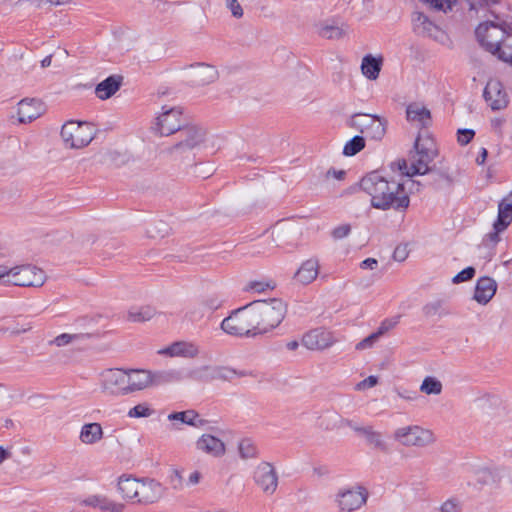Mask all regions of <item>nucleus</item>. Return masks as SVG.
<instances>
[{
    "label": "nucleus",
    "mask_w": 512,
    "mask_h": 512,
    "mask_svg": "<svg viewBox=\"0 0 512 512\" xmlns=\"http://www.w3.org/2000/svg\"><path fill=\"white\" fill-rule=\"evenodd\" d=\"M255 321L259 322L258 334H264L276 328L284 319L286 304L277 298L258 300L251 303Z\"/></svg>",
    "instance_id": "nucleus-3"
},
{
    "label": "nucleus",
    "mask_w": 512,
    "mask_h": 512,
    "mask_svg": "<svg viewBox=\"0 0 512 512\" xmlns=\"http://www.w3.org/2000/svg\"><path fill=\"white\" fill-rule=\"evenodd\" d=\"M334 342L332 333L321 328L313 329L302 337V345L309 350H323Z\"/></svg>",
    "instance_id": "nucleus-18"
},
{
    "label": "nucleus",
    "mask_w": 512,
    "mask_h": 512,
    "mask_svg": "<svg viewBox=\"0 0 512 512\" xmlns=\"http://www.w3.org/2000/svg\"><path fill=\"white\" fill-rule=\"evenodd\" d=\"M246 376H252V372L247 370H236L225 366H214V380L232 381L235 377Z\"/></svg>",
    "instance_id": "nucleus-35"
},
{
    "label": "nucleus",
    "mask_w": 512,
    "mask_h": 512,
    "mask_svg": "<svg viewBox=\"0 0 512 512\" xmlns=\"http://www.w3.org/2000/svg\"><path fill=\"white\" fill-rule=\"evenodd\" d=\"M441 307H442L441 301H434V302L426 304L423 307V312L428 317L435 316L440 313Z\"/></svg>",
    "instance_id": "nucleus-54"
},
{
    "label": "nucleus",
    "mask_w": 512,
    "mask_h": 512,
    "mask_svg": "<svg viewBox=\"0 0 512 512\" xmlns=\"http://www.w3.org/2000/svg\"><path fill=\"white\" fill-rule=\"evenodd\" d=\"M192 417H195V410H186L181 412H173L168 415V419L170 421H180L184 424L190 425V422L192 421Z\"/></svg>",
    "instance_id": "nucleus-49"
},
{
    "label": "nucleus",
    "mask_w": 512,
    "mask_h": 512,
    "mask_svg": "<svg viewBox=\"0 0 512 512\" xmlns=\"http://www.w3.org/2000/svg\"><path fill=\"white\" fill-rule=\"evenodd\" d=\"M83 504L109 512H123L124 509L123 504L113 502L101 495H91L83 500Z\"/></svg>",
    "instance_id": "nucleus-29"
},
{
    "label": "nucleus",
    "mask_w": 512,
    "mask_h": 512,
    "mask_svg": "<svg viewBox=\"0 0 512 512\" xmlns=\"http://www.w3.org/2000/svg\"><path fill=\"white\" fill-rule=\"evenodd\" d=\"M188 377L196 381L210 382L214 380V367L201 366L191 370Z\"/></svg>",
    "instance_id": "nucleus-41"
},
{
    "label": "nucleus",
    "mask_w": 512,
    "mask_h": 512,
    "mask_svg": "<svg viewBox=\"0 0 512 512\" xmlns=\"http://www.w3.org/2000/svg\"><path fill=\"white\" fill-rule=\"evenodd\" d=\"M442 389L441 381L432 376L425 377L420 386V391L427 395H439Z\"/></svg>",
    "instance_id": "nucleus-40"
},
{
    "label": "nucleus",
    "mask_w": 512,
    "mask_h": 512,
    "mask_svg": "<svg viewBox=\"0 0 512 512\" xmlns=\"http://www.w3.org/2000/svg\"><path fill=\"white\" fill-rule=\"evenodd\" d=\"M95 130L87 122L68 121L61 129V137L66 147L79 149L93 140Z\"/></svg>",
    "instance_id": "nucleus-7"
},
{
    "label": "nucleus",
    "mask_w": 512,
    "mask_h": 512,
    "mask_svg": "<svg viewBox=\"0 0 512 512\" xmlns=\"http://www.w3.org/2000/svg\"><path fill=\"white\" fill-rule=\"evenodd\" d=\"M212 173H213L212 166H203L202 164H200V165H195L193 168V174L196 177H200L203 179L208 178L210 175H212Z\"/></svg>",
    "instance_id": "nucleus-57"
},
{
    "label": "nucleus",
    "mask_w": 512,
    "mask_h": 512,
    "mask_svg": "<svg viewBox=\"0 0 512 512\" xmlns=\"http://www.w3.org/2000/svg\"><path fill=\"white\" fill-rule=\"evenodd\" d=\"M164 493L162 485L150 478H142L139 482L138 493L135 503L153 504L161 499Z\"/></svg>",
    "instance_id": "nucleus-16"
},
{
    "label": "nucleus",
    "mask_w": 512,
    "mask_h": 512,
    "mask_svg": "<svg viewBox=\"0 0 512 512\" xmlns=\"http://www.w3.org/2000/svg\"><path fill=\"white\" fill-rule=\"evenodd\" d=\"M319 260L312 257L304 261L294 275V279L303 284L308 285L312 283L319 274Z\"/></svg>",
    "instance_id": "nucleus-24"
},
{
    "label": "nucleus",
    "mask_w": 512,
    "mask_h": 512,
    "mask_svg": "<svg viewBox=\"0 0 512 512\" xmlns=\"http://www.w3.org/2000/svg\"><path fill=\"white\" fill-rule=\"evenodd\" d=\"M407 257V251H406V248H401V247H397L395 250H394V253H393V258L396 260V261H399V262H402L406 259Z\"/></svg>",
    "instance_id": "nucleus-64"
},
{
    "label": "nucleus",
    "mask_w": 512,
    "mask_h": 512,
    "mask_svg": "<svg viewBox=\"0 0 512 512\" xmlns=\"http://www.w3.org/2000/svg\"><path fill=\"white\" fill-rule=\"evenodd\" d=\"M84 337H88V335L63 333V334H60L57 337H55L50 342V344L56 345L57 347H62V346L68 345L76 340L82 339Z\"/></svg>",
    "instance_id": "nucleus-47"
},
{
    "label": "nucleus",
    "mask_w": 512,
    "mask_h": 512,
    "mask_svg": "<svg viewBox=\"0 0 512 512\" xmlns=\"http://www.w3.org/2000/svg\"><path fill=\"white\" fill-rule=\"evenodd\" d=\"M42 113V103L36 99L25 98L18 103V120L20 123H31Z\"/></svg>",
    "instance_id": "nucleus-22"
},
{
    "label": "nucleus",
    "mask_w": 512,
    "mask_h": 512,
    "mask_svg": "<svg viewBox=\"0 0 512 512\" xmlns=\"http://www.w3.org/2000/svg\"><path fill=\"white\" fill-rule=\"evenodd\" d=\"M377 383H378V377L371 375V376L367 377L366 379L357 383L355 386V389L358 391L365 390V389L372 388V387L376 386Z\"/></svg>",
    "instance_id": "nucleus-56"
},
{
    "label": "nucleus",
    "mask_w": 512,
    "mask_h": 512,
    "mask_svg": "<svg viewBox=\"0 0 512 512\" xmlns=\"http://www.w3.org/2000/svg\"><path fill=\"white\" fill-rule=\"evenodd\" d=\"M379 337L380 336L378 335L377 332H374V333L370 334L368 337L364 338L362 341L357 343L356 349L357 350H364V349L372 347L373 344L377 341V339Z\"/></svg>",
    "instance_id": "nucleus-55"
},
{
    "label": "nucleus",
    "mask_w": 512,
    "mask_h": 512,
    "mask_svg": "<svg viewBox=\"0 0 512 512\" xmlns=\"http://www.w3.org/2000/svg\"><path fill=\"white\" fill-rule=\"evenodd\" d=\"M414 149L416 154L413 156L410 167H408L406 160L403 159L392 163V168L394 169V165H396L402 175L410 177L432 173L433 181L431 185L436 190L452 187L453 178L447 172L436 169L435 166L429 167V163L438 156V149L435 140L427 132L419 133L414 143Z\"/></svg>",
    "instance_id": "nucleus-1"
},
{
    "label": "nucleus",
    "mask_w": 512,
    "mask_h": 512,
    "mask_svg": "<svg viewBox=\"0 0 512 512\" xmlns=\"http://www.w3.org/2000/svg\"><path fill=\"white\" fill-rule=\"evenodd\" d=\"M169 225L164 221H157L147 230V234L151 238H163L169 233Z\"/></svg>",
    "instance_id": "nucleus-46"
},
{
    "label": "nucleus",
    "mask_w": 512,
    "mask_h": 512,
    "mask_svg": "<svg viewBox=\"0 0 512 512\" xmlns=\"http://www.w3.org/2000/svg\"><path fill=\"white\" fill-rule=\"evenodd\" d=\"M223 300L220 299L217 295H211L207 297L204 301V305L211 311L218 309L221 307Z\"/></svg>",
    "instance_id": "nucleus-59"
},
{
    "label": "nucleus",
    "mask_w": 512,
    "mask_h": 512,
    "mask_svg": "<svg viewBox=\"0 0 512 512\" xmlns=\"http://www.w3.org/2000/svg\"><path fill=\"white\" fill-rule=\"evenodd\" d=\"M428 8L444 13L452 10L456 0H421Z\"/></svg>",
    "instance_id": "nucleus-45"
},
{
    "label": "nucleus",
    "mask_w": 512,
    "mask_h": 512,
    "mask_svg": "<svg viewBox=\"0 0 512 512\" xmlns=\"http://www.w3.org/2000/svg\"><path fill=\"white\" fill-rule=\"evenodd\" d=\"M121 84V76H109L97 84L95 88L96 96L101 100L109 99L120 89Z\"/></svg>",
    "instance_id": "nucleus-28"
},
{
    "label": "nucleus",
    "mask_w": 512,
    "mask_h": 512,
    "mask_svg": "<svg viewBox=\"0 0 512 512\" xmlns=\"http://www.w3.org/2000/svg\"><path fill=\"white\" fill-rule=\"evenodd\" d=\"M381 67L382 58H376L369 54L362 59V73L370 80H376L378 78Z\"/></svg>",
    "instance_id": "nucleus-33"
},
{
    "label": "nucleus",
    "mask_w": 512,
    "mask_h": 512,
    "mask_svg": "<svg viewBox=\"0 0 512 512\" xmlns=\"http://www.w3.org/2000/svg\"><path fill=\"white\" fill-rule=\"evenodd\" d=\"M497 290L496 281L488 276L477 280L473 299L479 304L486 305L495 295Z\"/></svg>",
    "instance_id": "nucleus-21"
},
{
    "label": "nucleus",
    "mask_w": 512,
    "mask_h": 512,
    "mask_svg": "<svg viewBox=\"0 0 512 512\" xmlns=\"http://www.w3.org/2000/svg\"><path fill=\"white\" fill-rule=\"evenodd\" d=\"M239 454L243 459H252L258 456V449L250 439H243L239 443Z\"/></svg>",
    "instance_id": "nucleus-43"
},
{
    "label": "nucleus",
    "mask_w": 512,
    "mask_h": 512,
    "mask_svg": "<svg viewBox=\"0 0 512 512\" xmlns=\"http://www.w3.org/2000/svg\"><path fill=\"white\" fill-rule=\"evenodd\" d=\"M476 482L480 485H497L502 479L510 476V470L506 466H492L479 469L476 474Z\"/></svg>",
    "instance_id": "nucleus-19"
},
{
    "label": "nucleus",
    "mask_w": 512,
    "mask_h": 512,
    "mask_svg": "<svg viewBox=\"0 0 512 512\" xmlns=\"http://www.w3.org/2000/svg\"><path fill=\"white\" fill-rule=\"evenodd\" d=\"M221 328L224 332L234 336L253 337L258 335L259 322L255 321L251 303L224 318Z\"/></svg>",
    "instance_id": "nucleus-4"
},
{
    "label": "nucleus",
    "mask_w": 512,
    "mask_h": 512,
    "mask_svg": "<svg viewBox=\"0 0 512 512\" xmlns=\"http://www.w3.org/2000/svg\"><path fill=\"white\" fill-rule=\"evenodd\" d=\"M441 512H460L459 503L455 499H448L445 501L441 507Z\"/></svg>",
    "instance_id": "nucleus-60"
},
{
    "label": "nucleus",
    "mask_w": 512,
    "mask_h": 512,
    "mask_svg": "<svg viewBox=\"0 0 512 512\" xmlns=\"http://www.w3.org/2000/svg\"><path fill=\"white\" fill-rule=\"evenodd\" d=\"M210 423L209 420L202 418L198 412L195 411V417H192V421L189 426L195 428H204Z\"/></svg>",
    "instance_id": "nucleus-61"
},
{
    "label": "nucleus",
    "mask_w": 512,
    "mask_h": 512,
    "mask_svg": "<svg viewBox=\"0 0 512 512\" xmlns=\"http://www.w3.org/2000/svg\"><path fill=\"white\" fill-rule=\"evenodd\" d=\"M253 480L266 495H273L277 491L279 476L275 467L270 462L263 461L255 467Z\"/></svg>",
    "instance_id": "nucleus-11"
},
{
    "label": "nucleus",
    "mask_w": 512,
    "mask_h": 512,
    "mask_svg": "<svg viewBox=\"0 0 512 512\" xmlns=\"http://www.w3.org/2000/svg\"><path fill=\"white\" fill-rule=\"evenodd\" d=\"M393 439L407 447H426L435 442L432 431L418 425L397 428L393 433Z\"/></svg>",
    "instance_id": "nucleus-9"
},
{
    "label": "nucleus",
    "mask_w": 512,
    "mask_h": 512,
    "mask_svg": "<svg viewBox=\"0 0 512 512\" xmlns=\"http://www.w3.org/2000/svg\"><path fill=\"white\" fill-rule=\"evenodd\" d=\"M175 135V144L167 148L166 152L175 159H182L204 142L206 132L197 125H183Z\"/></svg>",
    "instance_id": "nucleus-5"
},
{
    "label": "nucleus",
    "mask_w": 512,
    "mask_h": 512,
    "mask_svg": "<svg viewBox=\"0 0 512 512\" xmlns=\"http://www.w3.org/2000/svg\"><path fill=\"white\" fill-rule=\"evenodd\" d=\"M156 311L151 306L132 307L129 309L127 319L132 322H145L150 320Z\"/></svg>",
    "instance_id": "nucleus-37"
},
{
    "label": "nucleus",
    "mask_w": 512,
    "mask_h": 512,
    "mask_svg": "<svg viewBox=\"0 0 512 512\" xmlns=\"http://www.w3.org/2000/svg\"><path fill=\"white\" fill-rule=\"evenodd\" d=\"M180 116L181 111L176 108L165 110L156 118L152 129L160 136L175 134L183 126Z\"/></svg>",
    "instance_id": "nucleus-14"
},
{
    "label": "nucleus",
    "mask_w": 512,
    "mask_h": 512,
    "mask_svg": "<svg viewBox=\"0 0 512 512\" xmlns=\"http://www.w3.org/2000/svg\"><path fill=\"white\" fill-rule=\"evenodd\" d=\"M498 58L512 65V37H507L496 52Z\"/></svg>",
    "instance_id": "nucleus-44"
},
{
    "label": "nucleus",
    "mask_w": 512,
    "mask_h": 512,
    "mask_svg": "<svg viewBox=\"0 0 512 512\" xmlns=\"http://www.w3.org/2000/svg\"><path fill=\"white\" fill-rule=\"evenodd\" d=\"M45 280V273L40 268L33 265H22L9 269L7 282L21 287H40Z\"/></svg>",
    "instance_id": "nucleus-10"
},
{
    "label": "nucleus",
    "mask_w": 512,
    "mask_h": 512,
    "mask_svg": "<svg viewBox=\"0 0 512 512\" xmlns=\"http://www.w3.org/2000/svg\"><path fill=\"white\" fill-rule=\"evenodd\" d=\"M348 28L346 24H325L320 28L319 35L326 39H341L347 34Z\"/></svg>",
    "instance_id": "nucleus-38"
},
{
    "label": "nucleus",
    "mask_w": 512,
    "mask_h": 512,
    "mask_svg": "<svg viewBox=\"0 0 512 512\" xmlns=\"http://www.w3.org/2000/svg\"><path fill=\"white\" fill-rule=\"evenodd\" d=\"M274 287L273 281H251L247 284L246 290L261 293L268 289H274Z\"/></svg>",
    "instance_id": "nucleus-48"
},
{
    "label": "nucleus",
    "mask_w": 512,
    "mask_h": 512,
    "mask_svg": "<svg viewBox=\"0 0 512 512\" xmlns=\"http://www.w3.org/2000/svg\"><path fill=\"white\" fill-rule=\"evenodd\" d=\"M126 370L108 369L102 373V389L105 393L115 396L127 395Z\"/></svg>",
    "instance_id": "nucleus-13"
},
{
    "label": "nucleus",
    "mask_w": 512,
    "mask_h": 512,
    "mask_svg": "<svg viewBox=\"0 0 512 512\" xmlns=\"http://www.w3.org/2000/svg\"><path fill=\"white\" fill-rule=\"evenodd\" d=\"M406 116L408 121L418 122L423 128H426L431 124L430 111L418 103L408 105L406 109Z\"/></svg>",
    "instance_id": "nucleus-30"
},
{
    "label": "nucleus",
    "mask_w": 512,
    "mask_h": 512,
    "mask_svg": "<svg viewBox=\"0 0 512 512\" xmlns=\"http://www.w3.org/2000/svg\"><path fill=\"white\" fill-rule=\"evenodd\" d=\"M196 448L214 457H221L226 451L223 441L210 434H203L196 441Z\"/></svg>",
    "instance_id": "nucleus-23"
},
{
    "label": "nucleus",
    "mask_w": 512,
    "mask_h": 512,
    "mask_svg": "<svg viewBox=\"0 0 512 512\" xmlns=\"http://www.w3.org/2000/svg\"><path fill=\"white\" fill-rule=\"evenodd\" d=\"M347 426H349L351 429H353L356 433H358L359 435H362L364 436L366 434V431L369 429V426H359V425H356L355 423H353L352 421L350 420H346L344 419V422Z\"/></svg>",
    "instance_id": "nucleus-62"
},
{
    "label": "nucleus",
    "mask_w": 512,
    "mask_h": 512,
    "mask_svg": "<svg viewBox=\"0 0 512 512\" xmlns=\"http://www.w3.org/2000/svg\"><path fill=\"white\" fill-rule=\"evenodd\" d=\"M219 77L217 69L209 64L197 63L187 72V82L191 86L199 87L215 82Z\"/></svg>",
    "instance_id": "nucleus-15"
},
{
    "label": "nucleus",
    "mask_w": 512,
    "mask_h": 512,
    "mask_svg": "<svg viewBox=\"0 0 512 512\" xmlns=\"http://www.w3.org/2000/svg\"><path fill=\"white\" fill-rule=\"evenodd\" d=\"M351 231V227L348 224L340 225L336 228H334L331 232L332 237L335 240L343 239L349 235Z\"/></svg>",
    "instance_id": "nucleus-53"
},
{
    "label": "nucleus",
    "mask_w": 512,
    "mask_h": 512,
    "mask_svg": "<svg viewBox=\"0 0 512 512\" xmlns=\"http://www.w3.org/2000/svg\"><path fill=\"white\" fill-rule=\"evenodd\" d=\"M343 422L344 419L336 412H327L320 417L318 426L324 430H333Z\"/></svg>",
    "instance_id": "nucleus-39"
},
{
    "label": "nucleus",
    "mask_w": 512,
    "mask_h": 512,
    "mask_svg": "<svg viewBox=\"0 0 512 512\" xmlns=\"http://www.w3.org/2000/svg\"><path fill=\"white\" fill-rule=\"evenodd\" d=\"M139 478H135L131 475L123 474L118 478V491L122 495V498L125 500H130L136 502L138 487H139Z\"/></svg>",
    "instance_id": "nucleus-27"
},
{
    "label": "nucleus",
    "mask_w": 512,
    "mask_h": 512,
    "mask_svg": "<svg viewBox=\"0 0 512 512\" xmlns=\"http://www.w3.org/2000/svg\"><path fill=\"white\" fill-rule=\"evenodd\" d=\"M368 493L363 487L339 490L336 502L340 511L353 512L361 508L367 501Z\"/></svg>",
    "instance_id": "nucleus-12"
},
{
    "label": "nucleus",
    "mask_w": 512,
    "mask_h": 512,
    "mask_svg": "<svg viewBox=\"0 0 512 512\" xmlns=\"http://www.w3.org/2000/svg\"><path fill=\"white\" fill-rule=\"evenodd\" d=\"M365 147V139L360 135H355L350 139L343 148V154L346 156H354Z\"/></svg>",
    "instance_id": "nucleus-42"
},
{
    "label": "nucleus",
    "mask_w": 512,
    "mask_h": 512,
    "mask_svg": "<svg viewBox=\"0 0 512 512\" xmlns=\"http://www.w3.org/2000/svg\"><path fill=\"white\" fill-rule=\"evenodd\" d=\"M360 187L371 196V205L376 209L405 211L409 207L410 199L403 184L389 181L377 171L364 176Z\"/></svg>",
    "instance_id": "nucleus-2"
},
{
    "label": "nucleus",
    "mask_w": 512,
    "mask_h": 512,
    "mask_svg": "<svg viewBox=\"0 0 512 512\" xmlns=\"http://www.w3.org/2000/svg\"><path fill=\"white\" fill-rule=\"evenodd\" d=\"M170 357L195 358L199 354L198 347L192 342L178 341L159 351Z\"/></svg>",
    "instance_id": "nucleus-25"
},
{
    "label": "nucleus",
    "mask_w": 512,
    "mask_h": 512,
    "mask_svg": "<svg viewBox=\"0 0 512 512\" xmlns=\"http://www.w3.org/2000/svg\"><path fill=\"white\" fill-rule=\"evenodd\" d=\"M151 414L152 410L144 404H138L128 412V416L132 418L149 417Z\"/></svg>",
    "instance_id": "nucleus-50"
},
{
    "label": "nucleus",
    "mask_w": 512,
    "mask_h": 512,
    "mask_svg": "<svg viewBox=\"0 0 512 512\" xmlns=\"http://www.w3.org/2000/svg\"><path fill=\"white\" fill-rule=\"evenodd\" d=\"M511 31L512 27L507 22L498 24L491 21L479 24L475 35L482 47L496 55L500 45L507 37L511 36Z\"/></svg>",
    "instance_id": "nucleus-6"
},
{
    "label": "nucleus",
    "mask_w": 512,
    "mask_h": 512,
    "mask_svg": "<svg viewBox=\"0 0 512 512\" xmlns=\"http://www.w3.org/2000/svg\"><path fill=\"white\" fill-rule=\"evenodd\" d=\"M414 32L422 37H436L439 28L422 12H414L412 15Z\"/></svg>",
    "instance_id": "nucleus-26"
},
{
    "label": "nucleus",
    "mask_w": 512,
    "mask_h": 512,
    "mask_svg": "<svg viewBox=\"0 0 512 512\" xmlns=\"http://www.w3.org/2000/svg\"><path fill=\"white\" fill-rule=\"evenodd\" d=\"M399 317L384 320L376 331L379 336L383 335L398 324Z\"/></svg>",
    "instance_id": "nucleus-58"
},
{
    "label": "nucleus",
    "mask_w": 512,
    "mask_h": 512,
    "mask_svg": "<svg viewBox=\"0 0 512 512\" xmlns=\"http://www.w3.org/2000/svg\"><path fill=\"white\" fill-rule=\"evenodd\" d=\"M475 136L473 129H459L457 132V141L460 145L464 146L471 142Z\"/></svg>",
    "instance_id": "nucleus-52"
},
{
    "label": "nucleus",
    "mask_w": 512,
    "mask_h": 512,
    "mask_svg": "<svg viewBox=\"0 0 512 512\" xmlns=\"http://www.w3.org/2000/svg\"><path fill=\"white\" fill-rule=\"evenodd\" d=\"M127 395L151 387L150 371L143 369L126 370Z\"/></svg>",
    "instance_id": "nucleus-20"
},
{
    "label": "nucleus",
    "mask_w": 512,
    "mask_h": 512,
    "mask_svg": "<svg viewBox=\"0 0 512 512\" xmlns=\"http://www.w3.org/2000/svg\"><path fill=\"white\" fill-rule=\"evenodd\" d=\"M512 221V205L507 202H500L498 205V216L493 224L497 231H504Z\"/></svg>",
    "instance_id": "nucleus-34"
},
{
    "label": "nucleus",
    "mask_w": 512,
    "mask_h": 512,
    "mask_svg": "<svg viewBox=\"0 0 512 512\" xmlns=\"http://www.w3.org/2000/svg\"><path fill=\"white\" fill-rule=\"evenodd\" d=\"M483 96L492 110L504 109L508 104V96L499 80L491 79L484 88Z\"/></svg>",
    "instance_id": "nucleus-17"
},
{
    "label": "nucleus",
    "mask_w": 512,
    "mask_h": 512,
    "mask_svg": "<svg viewBox=\"0 0 512 512\" xmlns=\"http://www.w3.org/2000/svg\"><path fill=\"white\" fill-rule=\"evenodd\" d=\"M378 266V261L375 258H367L360 263L362 269L374 270Z\"/></svg>",
    "instance_id": "nucleus-63"
},
{
    "label": "nucleus",
    "mask_w": 512,
    "mask_h": 512,
    "mask_svg": "<svg viewBox=\"0 0 512 512\" xmlns=\"http://www.w3.org/2000/svg\"><path fill=\"white\" fill-rule=\"evenodd\" d=\"M474 275H475V268L472 266H469V267L463 269L462 271H460L459 273H457L453 277L452 281H453V283L458 284L461 282L471 280L474 277Z\"/></svg>",
    "instance_id": "nucleus-51"
},
{
    "label": "nucleus",
    "mask_w": 512,
    "mask_h": 512,
    "mask_svg": "<svg viewBox=\"0 0 512 512\" xmlns=\"http://www.w3.org/2000/svg\"><path fill=\"white\" fill-rule=\"evenodd\" d=\"M103 438V429L100 423L84 424L81 428L79 439L86 445H93Z\"/></svg>",
    "instance_id": "nucleus-31"
},
{
    "label": "nucleus",
    "mask_w": 512,
    "mask_h": 512,
    "mask_svg": "<svg viewBox=\"0 0 512 512\" xmlns=\"http://www.w3.org/2000/svg\"><path fill=\"white\" fill-rule=\"evenodd\" d=\"M349 126L373 140H381L387 127V121L377 115L355 113L351 116Z\"/></svg>",
    "instance_id": "nucleus-8"
},
{
    "label": "nucleus",
    "mask_w": 512,
    "mask_h": 512,
    "mask_svg": "<svg viewBox=\"0 0 512 512\" xmlns=\"http://www.w3.org/2000/svg\"><path fill=\"white\" fill-rule=\"evenodd\" d=\"M151 386H161L173 382H179L183 379L182 372L179 370H160L150 371Z\"/></svg>",
    "instance_id": "nucleus-32"
},
{
    "label": "nucleus",
    "mask_w": 512,
    "mask_h": 512,
    "mask_svg": "<svg viewBox=\"0 0 512 512\" xmlns=\"http://www.w3.org/2000/svg\"><path fill=\"white\" fill-rule=\"evenodd\" d=\"M364 437L367 444L373 449H377L383 453L389 452V445L384 440L382 433L375 431L372 426H369Z\"/></svg>",
    "instance_id": "nucleus-36"
}]
</instances>
